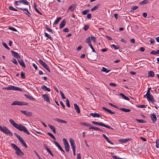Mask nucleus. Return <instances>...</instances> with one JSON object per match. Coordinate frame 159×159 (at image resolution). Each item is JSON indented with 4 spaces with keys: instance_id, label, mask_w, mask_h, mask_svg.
I'll return each mask as SVG.
<instances>
[{
    "instance_id": "obj_1",
    "label": "nucleus",
    "mask_w": 159,
    "mask_h": 159,
    "mask_svg": "<svg viewBox=\"0 0 159 159\" xmlns=\"http://www.w3.org/2000/svg\"><path fill=\"white\" fill-rule=\"evenodd\" d=\"M9 121L10 123L15 128L20 131H23L28 134H29L30 133L26 128L21 124H17L12 119H10Z\"/></svg>"
},
{
    "instance_id": "obj_2",
    "label": "nucleus",
    "mask_w": 159,
    "mask_h": 159,
    "mask_svg": "<svg viewBox=\"0 0 159 159\" xmlns=\"http://www.w3.org/2000/svg\"><path fill=\"white\" fill-rule=\"evenodd\" d=\"M11 145L13 148L16 151L15 153L17 156H22L24 155V153L15 144L12 143L11 144Z\"/></svg>"
},
{
    "instance_id": "obj_3",
    "label": "nucleus",
    "mask_w": 159,
    "mask_h": 159,
    "mask_svg": "<svg viewBox=\"0 0 159 159\" xmlns=\"http://www.w3.org/2000/svg\"><path fill=\"white\" fill-rule=\"evenodd\" d=\"M3 89L8 90H17L20 92L22 91V90L21 88L12 85L6 87H4L3 88Z\"/></svg>"
},
{
    "instance_id": "obj_4",
    "label": "nucleus",
    "mask_w": 159,
    "mask_h": 159,
    "mask_svg": "<svg viewBox=\"0 0 159 159\" xmlns=\"http://www.w3.org/2000/svg\"><path fill=\"white\" fill-rule=\"evenodd\" d=\"M0 130L7 134L11 136L13 135L12 133L5 126L2 127L0 125Z\"/></svg>"
},
{
    "instance_id": "obj_5",
    "label": "nucleus",
    "mask_w": 159,
    "mask_h": 159,
    "mask_svg": "<svg viewBox=\"0 0 159 159\" xmlns=\"http://www.w3.org/2000/svg\"><path fill=\"white\" fill-rule=\"evenodd\" d=\"M92 123L94 125H98L100 126H102L109 129H113L112 127H111L110 126L106 125L102 122L99 123L95 121H93L92 122Z\"/></svg>"
},
{
    "instance_id": "obj_6",
    "label": "nucleus",
    "mask_w": 159,
    "mask_h": 159,
    "mask_svg": "<svg viewBox=\"0 0 159 159\" xmlns=\"http://www.w3.org/2000/svg\"><path fill=\"white\" fill-rule=\"evenodd\" d=\"M150 88L148 89L146 94L144 96V97L145 98L146 96L147 99H154L153 96L150 93Z\"/></svg>"
},
{
    "instance_id": "obj_7",
    "label": "nucleus",
    "mask_w": 159,
    "mask_h": 159,
    "mask_svg": "<svg viewBox=\"0 0 159 159\" xmlns=\"http://www.w3.org/2000/svg\"><path fill=\"white\" fill-rule=\"evenodd\" d=\"M39 62L42 65V66H43L49 72H50V71L48 66L41 59H40L39 60Z\"/></svg>"
},
{
    "instance_id": "obj_8",
    "label": "nucleus",
    "mask_w": 159,
    "mask_h": 159,
    "mask_svg": "<svg viewBox=\"0 0 159 159\" xmlns=\"http://www.w3.org/2000/svg\"><path fill=\"white\" fill-rule=\"evenodd\" d=\"M28 103L26 102H20L19 101H15L13 102L11 105H27Z\"/></svg>"
},
{
    "instance_id": "obj_9",
    "label": "nucleus",
    "mask_w": 159,
    "mask_h": 159,
    "mask_svg": "<svg viewBox=\"0 0 159 159\" xmlns=\"http://www.w3.org/2000/svg\"><path fill=\"white\" fill-rule=\"evenodd\" d=\"M153 122L154 123L157 120L156 115L154 113H152L150 116Z\"/></svg>"
},
{
    "instance_id": "obj_10",
    "label": "nucleus",
    "mask_w": 159,
    "mask_h": 159,
    "mask_svg": "<svg viewBox=\"0 0 159 159\" xmlns=\"http://www.w3.org/2000/svg\"><path fill=\"white\" fill-rule=\"evenodd\" d=\"M16 8L18 9H19L20 10H21L23 11H26V12H25V13L28 16H30V15H31V14L30 13V12L28 11V10L26 8H22V7H16Z\"/></svg>"
},
{
    "instance_id": "obj_11",
    "label": "nucleus",
    "mask_w": 159,
    "mask_h": 159,
    "mask_svg": "<svg viewBox=\"0 0 159 159\" xmlns=\"http://www.w3.org/2000/svg\"><path fill=\"white\" fill-rule=\"evenodd\" d=\"M11 52L12 56L15 57L16 58H20V56L19 55L17 52L12 50H11Z\"/></svg>"
},
{
    "instance_id": "obj_12",
    "label": "nucleus",
    "mask_w": 159,
    "mask_h": 159,
    "mask_svg": "<svg viewBox=\"0 0 159 159\" xmlns=\"http://www.w3.org/2000/svg\"><path fill=\"white\" fill-rule=\"evenodd\" d=\"M20 112L24 114L26 116H30L32 115V113L30 112H28L27 111L24 110H21L20 111Z\"/></svg>"
},
{
    "instance_id": "obj_13",
    "label": "nucleus",
    "mask_w": 159,
    "mask_h": 159,
    "mask_svg": "<svg viewBox=\"0 0 159 159\" xmlns=\"http://www.w3.org/2000/svg\"><path fill=\"white\" fill-rule=\"evenodd\" d=\"M90 115L92 116L93 118H99L102 117V116L100 114L97 113H90Z\"/></svg>"
},
{
    "instance_id": "obj_14",
    "label": "nucleus",
    "mask_w": 159,
    "mask_h": 159,
    "mask_svg": "<svg viewBox=\"0 0 159 159\" xmlns=\"http://www.w3.org/2000/svg\"><path fill=\"white\" fill-rule=\"evenodd\" d=\"M20 142L26 148H27V146L26 143L25 142L23 139L20 137L19 139H18Z\"/></svg>"
},
{
    "instance_id": "obj_15",
    "label": "nucleus",
    "mask_w": 159,
    "mask_h": 159,
    "mask_svg": "<svg viewBox=\"0 0 159 159\" xmlns=\"http://www.w3.org/2000/svg\"><path fill=\"white\" fill-rule=\"evenodd\" d=\"M74 108L75 110L76 111L78 114H79L80 113V110L79 107L78 105L76 104H74Z\"/></svg>"
},
{
    "instance_id": "obj_16",
    "label": "nucleus",
    "mask_w": 159,
    "mask_h": 159,
    "mask_svg": "<svg viewBox=\"0 0 159 159\" xmlns=\"http://www.w3.org/2000/svg\"><path fill=\"white\" fill-rule=\"evenodd\" d=\"M102 109L106 111L107 112L111 114H114L115 113V112L112 111L111 110L108 109H107L104 107H102Z\"/></svg>"
},
{
    "instance_id": "obj_17",
    "label": "nucleus",
    "mask_w": 159,
    "mask_h": 159,
    "mask_svg": "<svg viewBox=\"0 0 159 159\" xmlns=\"http://www.w3.org/2000/svg\"><path fill=\"white\" fill-rule=\"evenodd\" d=\"M102 136L105 139L107 140V142L108 143H109L113 145V143L111 142L109 139L106 136V135L104 134H102Z\"/></svg>"
},
{
    "instance_id": "obj_18",
    "label": "nucleus",
    "mask_w": 159,
    "mask_h": 159,
    "mask_svg": "<svg viewBox=\"0 0 159 159\" xmlns=\"http://www.w3.org/2000/svg\"><path fill=\"white\" fill-rule=\"evenodd\" d=\"M18 61L20 65L24 68L26 67V66L25 64L24 61L22 59H19L18 60Z\"/></svg>"
},
{
    "instance_id": "obj_19",
    "label": "nucleus",
    "mask_w": 159,
    "mask_h": 159,
    "mask_svg": "<svg viewBox=\"0 0 159 159\" xmlns=\"http://www.w3.org/2000/svg\"><path fill=\"white\" fill-rule=\"evenodd\" d=\"M66 24V21L65 20H63L59 25V28L62 29L63 28L65 25Z\"/></svg>"
},
{
    "instance_id": "obj_20",
    "label": "nucleus",
    "mask_w": 159,
    "mask_h": 159,
    "mask_svg": "<svg viewBox=\"0 0 159 159\" xmlns=\"http://www.w3.org/2000/svg\"><path fill=\"white\" fill-rule=\"evenodd\" d=\"M55 120L57 122L62 123H64V124H66L67 123V122L66 121L64 120H63L60 119H55Z\"/></svg>"
},
{
    "instance_id": "obj_21",
    "label": "nucleus",
    "mask_w": 159,
    "mask_h": 159,
    "mask_svg": "<svg viewBox=\"0 0 159 159\" xmlns=\"http://www.w3.org/2000/svg\"><path fill=\"white\" fill-rule=\"evenodd\" d=\"M48 126L53 131V132L54 133H56L55 128L53 126L50 124H48Z\"/></svg>"
},
{
    "instance_id": "obj_22",
    "label": "nucleus",
    "mask_w": 159,
    "mask_h": 159,
    "mask_svg": "<svg viewBox=\"0 0 159 159\" xmlns=\"http://www.w3.org/2000/svg\"><path fill=\"white\" fill-rule=\"evenodd\" d=\"M42 89L44 90V91H47L48 92H50V89L48 88L45 85H43L41 86Z\"/></svg>"
},
{
    "instance_id": "obj_23",
    "label": "nucleus",
    "mask_w": 159,
    "mask_h": 159,
    "mask_svg": "<svg viewBox=\"0 0 159 159\" xmlns=\"http://www.w3.org/2000/svg\"><path fill=\"white\" fill-rule=\"evenodd\" d=\"M154 76V73L152 71H150L148 72V77H152Z\"/></svg>"
},
{
    "instance_id": "obj_24",
    "label": "nucleus",
    "mask_w": 159,
    "mask_h": 159,
    "mask_svg": "<svg viewBox=\"0 0 159 159\" xmlns=\"http://www.w3.org/2000/svg\"><path fill=\"white\" fill-rule=\"evenodd\" d=\"M89 129H93L96 130L102 131V130L100 129V128L96 127H94L93 126H91L89 128Z\"/></svg>"
},
{
    "instance_id": "obj_25",
    "label": "nucleus",
    "mask_w": 159,
    "mask_h": 159,
    "mask_svg": "<svg viewBox=\"0 0 159 159\" xmlns=\"http://www.w3.org/2000/svg\"><path fill=\"white\" fill-rule=\"evenodd\" d=\"M111 71V69L108 70L107 69V68H105L104 67H102V71L105 72L106 73H108L109 72Z\"/></svg>"
},
{
    "instance_id": "obj_26",
    "label": "nucleus",
    "mask_w": 159,
    "mask_h": 159,
    "mask_svg": "<svg viewBox=\"0 0 159 159\" xmlns=\"http://www.w3.org/2000/svg\"><path fill=\"white\" fill-rule=\"evenodd\" d=\"M75 5L73 4L72 5L70 6L68 9V12L69 11H73L74 10L75 8Z\"/></svg>"
},
{
    "instance_id": "obj_27",
    "label": "nucleus",
    "mask_w": 159,
    "mask_h": 159,
    "mask_svg": "<svg viewBox=\"0 0 159 159\" xmlns=\"http://www.w3.org/2000/svg\"><path fill=\"white\" fill-rule=\"evenodd\" d=\"M100 6V4H98L95 6L94 7H93L91 9V11H93L94 10H97Z\"/></svg>"
},
{
    "instance_id": "obj_28",
    "label": "nucleus",
    "mask_w": 159,
    "mask_h": 159,
    "mask_svg": "<svg viewBox=\"0 0 159 159\" xmlns=\"http://www.w3.org/2000/svg\"><path fill=\"white\" fill-rule=\"evenodd\" d=\"M34 8L36 11L40 15H42V14L40 12L39 10L37 8V5L35 3H34Z\"/></svg>"
},
{
    "instance_id": "obj_29",
    "label": "nucleus",
    "mask_w": 159,
    "mask_h": 159,
    "mask_svg": "<svg viewBox=\"0 0 159 159\" xmlns=\"http://www.w3.org/2000/svg\"><path fill=\"white\" fill-rule=\"evenodd\" d=\"M21 3L24 5H29V2L26 0H21Z\"/></svg>"
},
{
    "instance_id": "obj_30",
    "label": "nucleus",
    "mask_w": 159,
    "mask_h": 159,
    "mask_svg": "<svg viewBox=\"0 0 159 159\" xmlns=\"http://www.w3.org/2000/svg\"><path fill=\"white\" fill-rule=\"evenodd\" d=\"M120 109L125 112H129L130 111V110L129 109H126L125 108H120Z\"/></svg>"
},
{
    "instance_id": "obj_31",
    "label": "nucleus",
    "mask_w": 159,
    "mask_h": 159,
    "mask_svg": "<svg viewBox=\"0 0 159 159\" xmlns=\"http://www.w3.org/2000/svg\"><path fill=\"white\" fill-rule=\"evenodd\" d=\"M80 124L84 126L89 127V128L90 127L91 125H89V123H86L85 122H81L80 123Z\"/></svg>"
},
{
    "instance_id": "obj_32",
    "label": "nucleus",
    "mask_w": 159,
    "mask_h": 159,
    "mask_svg": "<svg viewBox=\"0 0 159 159\" xmlns=\"http://www.w3.org/2000/svg\"><path fill=\"white\" fill-rule=\"evenodd\" d=\"M85 42L88 44L89 45L91 44V43L90 41V37H89L87 38L86 39Z\"/></svg>"
},
{
    "instance_id": "obj_33",
    "label": "nucleus",
    "mask_w": 159,
    "mask_h": 159,
    "mask_svg": "<svg viewBox=\"0 0 159 159\" xmlns=\"http://www.w3.org/2000/svg\"><path fill=\"white\" fill-rule=\"evenodd\" d=\"M119 95L122 97L123 98L125 99H129L128 97L125 96L123 93H120L119 94Z\"/></svg>"
},
{
    "instance_id": "obj_34",
    "label": "nucleus",
    "mask_w": 159,
    "mask_h": 159,
    "mask_svg": "<svg viewBox=\"0 0 159 159\" xmlns=\"http://www.w3.org/2000/svg\"><path fill=\"white\" fill-rule=\"evenodd\" d=\"M45 28L48 31L51 32L52 34L55 33V31L49 28L48 27H46Z\"/></svg>"
},
{
    "instance_id": "obj_35",
    "label": "nucleus",
    "mask_w": 159,
    "mask_h": 159,
    "mask_svg": "<svg viewBox=\"0 0 159 159\" xmlns=\"http://www.w3.org/2000/svg\"><path fill=\"white\" fill-rule=\"evenodd\" d=\"M44 34H45V36L46 37H47L50 40H51L52 41L53 40V39H52V38L48 33H47L46 32H45Z\"/></svg>"
},
{
    "instance_id": "obj_36",
    "label": "nucleus",
    "mask_w": 159,
    "mask_h": 159,
    "mask_svg": "<svg viewBox=\"0 0 159 159\" xmlns=\"http://www.w3.org/2000/svg\"><path fill=\"white\" fill-rule=\"evenodd\" d=\"M135 120L139 123H143L146 122V121H144L142 119H136Z\"/></svg>"
},
{
    "instance_id": "obj_37",
    "label": "nucleus",
    "mask_w": 159,
    "mask_h": 159,
    "mask_svg": "<svg viewBox=\"0 0 159 159\" xmlns=\"http://www.w3.org/2000/svg\"><path fill=\"white\" fill-rule=\"evenodd\" d=\"M2 44L3 46L7 49H8V50H10V48H9L8 46H7L6 43L4 42H2Z\"/></svg>"
},
{
    "instance_id": "obj_38",
    "label": "nucleus",
    "mask_w": 159,
    "mask_h": 159,
    "mask_svg": "<svg viewBox=\"0 0 159 159\" xmlns=\"http://www.w3.org/2000/svg\"><path fill=\"white\" fill-rule=\"evenodd\" d=\"M21 4V0H19L18 1H16L14 2V5L17 6H19L20 5V4Z\"/></svg>"
},
{
    "instance_id": "obj_39",
    "label": "nucleus",
    "mask_w": 159,
    "mask_h": 159,
    "mask_svg": "<svg viewBox=\"0 0 159 159\" xmlns=\"http://www.w3.org/2000/svg\"><path fill=\"white\" fill-rule=\"evenodd\" d=\"M61 17H59L55 21H54V23L55 24H58L59 21L61 20Z\"/></svg>"
},
{
    "instance_id": "obj_40",
    "label": "nucleus",
    "mask_w": 159,
    "mask_h": 159,
    "mask_svg": "<svg viewBox=\"0 0 159 159\" xmlns=\"http://www.w3.org/2000/svg\"><path fill=\"white\" fill-rule=\"evenodd\" d=\"M148 1L147 0H144L141 2H139V4L140 5L145 4H147L148 3Z\"/></svg>"
},
{
    "instance_id": "obj_41",
    "label": "nucleus",
    "mask_w": 159,
    "mask_h": 159,
    "mask_svg": "<svg viewBox=\"0 0 159 159\" xmlns=\"http://www.w3.org/2000/svg\"><path fill=\"white\" fill-rule=\"evenodd\" d=\"M9 9L12 11H17V10L16 9L14 8V7H12L11 6H10L9 7Z\"/></svg>"
},
{
    "instance_id": "obj_42",
    "label": "nucleus",
    "mask_w": 159,
    "mask_h": 159,
    "mask_svg": "<svg viewBox=\"0 0 159 159\" xmlns=\"http://www.w3.org/2000/svg\"><path fill=\"white\" fill-rule=\"evenodd\" d=\"M111 47L114 48L115 50H117L120 48L119 47L118 45H116L115 44H112Z\"/></svg>"
},
{
    "instance_id": "obj_43",
    "label": "nucleus",
    "mask_w": 159,
    "mask_h": 159,
    "mask_svg": "<svg viewBox=\"0 0 159 159\" xmlns=\"http://www.w3.org/2000/svg\"><path fill=\"white\" fill-rule=\"evenodd\" d=\"M156 147L157 148H159V139H157L156 140Z\"/></svg>"
},
{
    "instance_id": "obj_44",
    "label": "nucleus",
    "mask_w": 159,
    "mask_h": 159,
    "mask_svg": "<svg viewBox=\"0 0 159 159\" xmlns=\"http://www.w3.org/2000/svg\"><path fill=\"white\" fill-rule=\"evenodd\" d=\"M129 139H121L120 141L122 143H125L129 140Z\"/></svg>"
},
{
    "instance_id": "obj_45",
    "label": "nucleus",
    "mask_w": 159,
    "mask_h": 159,
    "mask_svg": "<svg viewBox=\"0 0 159 159\" xmlns=\"http://www.w3.org/2000/svg\"><path fill=\"white\" fill-rule=\"evenodd\" d=\"M89 9H87L86 10H84L82 12V14L84 15H86L87 13H89Z\"/></svg>"
},
{
    "instance_id": "obj_46",
    "label": "nucleus",
    "mask_w": 159,
    "mask_h": 159,
    "mask_svg": "<svg viewBox=\"0 0 159 159\" xmlns=\"http://www.w3.org/2000/svg\"><path fill=\"white\" fill-rule=\"evenodd\" d=\"M25 96L27 98L29 99H34L29 95L25 94Z\"/></svg>"
},
{
    "instance_id": "obj_47",
    "label": "nucleus",
    "mask_w": 159,
    "mask_h": 159,
    "mask_svg": "<svg viewBox=\"0 0 159 159\" xmlns=\"http://www.w3.org/2000/svg\"><path fill=\"white\" fill-rule=\"evenodd\" d=\"M48 134L54 140H56V139L54 136L50 132H48Z\"/></svg>"
},
{
    "instance_id": "obj_48",
    "label": "nucleus",
    "mask_w": 159,
    "mask_h": 159,
    "mask_svg": "<svg viewBox=\"0 0 159 159\" xmlns=\"http://www.w3.org/2000/svg\"><path fill=\"white\" fill-rule=\"evenodd\" d=\"M64 146L65 147L66 151L67 152H68L69 151L70 149V146H69V145H65Z\"/></svg>"
},
{
    "instance_id": "obj_49",
    "label": "nucleus",
    "mask_w": 159,
    "mask_h": 159,
    "mask_svg": "<svg viewBox=\"0 0 159 159\" xmlns=\"http://www.w3.org/2000/svg\"><path fill=\"white\" fill-rule=\"evenodd\" d=\"M63 143H64V146L69 145L68 142L67 141V140L66 139H65V138L63 139Z\"/></svg>"
},
{
    "instance_id": "obj_50",
    "label": "nucleus",
    "mask_w": 159,
    "mask_h": 159,
    "mask_svg": "<svg viewBox=\"0 0 159 159\" xmlns=\"http://www.w3.org/2000/svg\"><path fill=\"white\" fill-rule=\"evenodd\" d=\"M44 147L49 153H50L51 152L50 150L47 147L45 144L44 145Z\"/></svg>"
},
{
    "instance_id": "obj_51",
    "label": "nucleus",
    "mask_w": 159,
    "mask_h": 159,
    "mask_svg": "<svg viewBox=\"0 0 159 159\" xmlns=\"http://www.w3.org/2000/svg\"><path fill=\"white\" fill-rule=\"evenodd\" d=\"M43 97L44 99H49L48 96L47 94L43 95Z\"/></svg>"
},
{
    "instance_id": "obj_52",
    "label": "nucleus",
    "mask_w": 159,
    "mask_h": 159,
    "mask_svg": "<svg viewBox=\"0 0 159 159\" xmlns=\"http://www.w3.org/2000/svg\"><path fill=\"white\" fill-rule=\"evenodd\" d=\"M11 61L13 63H14L15 64H16V65H17L18 64V63L17 61H16V60L14 58L12 59Z\"/></svg>"
},
{
    "instance_id": "obj_53",
    "label": "nucleus",
    "mask_w": 159,
    "mask_h": 159,
    "mask_svg": "<svg viewBox=\"0 0 159 159\" xmlns=\"http://www.w3.org/2000/svg\"><path fill=\"white\" fill-rule=\"evenodd\" d=\"M70 144H75L74 141L72 138H70Z\"/></svg>"
},
{
    "instance_id": "obj_54",
    "label": "nucleus",
    "mask_w": 159,
    "mask_h": 159,
    "mask_svg": "<svg viewBox=\"0 0 159 159\" xmlns=\"http://www.w3.org/2000/svg\"><path fill=\"white\" fill-rule=\"evenodd\" d=\"M89 28V26L88 25H85L84 27V30L85 31H86Z\"/></svg>"
},
{
    "instance_id": "obj_55",
    "label": "nucleus",
    "mask_w": 159,
    "mask_h": 159,
    "mask_svg": "<svg viewBox=\"0 0 159 159\" xmlns=\"http://www.w3.org/2000/svg\"><path fill=\"white\" fill-rule=\"evenodd\" d=\"M136 106L138 107L139 108H143L145 107V106L144 105H137Z\"/></svg>"
},
{
    "instance_id": "obj_56",
    "label": "nucleus",
    "mask_w": 159,
    "mask_h": 159,
    "mask_svg": "<svg viewBox=\"0 0 159 159\" xmlns=\"http://www.w3.org/2000/svg\"><path fill=\"white\" fill-rule=\"evenodd\" d=\"M60 93H61V96L62 97V98L63 99H65L66 98V97L63 93L61 91H60Z\"/></svg>"
},
{
    "instance_id": "obj_57",
    "label": "nucleus",
    "mask_w": 159,
    "mask_h": 159,
    "mask_svg": "<svg viewBox=\"0 0 159 159\" xmlns=\"http://www.w3.org/2000/svg\"><path fill=\"white\" fill-rule=\"evenodd\" d=\"M20 76L21 78L22 79H24L25 77V74L22 72L21 73Z\"/></svg>"
},
{
    "instance_id": "obj_58",
    "label": "nucleus",
    "mask_w": 159,
    "mask_h": 159,
    "mask_svg": "<svg viewBox=\"0 0 159 159\" xmlns=\"http://www.w3.org/2000/svg\"><path fill=\"white\" fill-rule=\"evenodd\" d=\"M90 39H91L92 40H93L94 42L95 43L96 41V37L94 36H91L90 37Z\"/></svg>"
},
{
    "instance_id": "obj_59",
    "label": "nucleus",
    "mask_w": 159,
    "mask_h": 159,
    "mask_svg": "<svg viewBox=\"0 0 159 159\" xmlns=\"http://www.w3.org/2000/svg\"><path fill=\"white\" fill-rule=\"evenodd\" d=\"M54 143L55 145L57 146L58 148H59L60 146H61L59 143L56 141H54Z\"/></svg>"
},
{
    "instance_id": "obj_60",
    "label": "nucleus",
    "mask_w": 159,
    "mask_h": 159,
    "mask_svg": "<svg viewBox=\"0 0 159 159\" xmlns=\"http://www.w3.org/2000/svg\"><path fill=\"white\" fill-rule=\"evenodd\" d=\"M54 143L55 145L57 146L58 148H59L60 146H61L59 143L56 141H54Z\"/></svg>"
},
{
    "instance_id": "obj_61",
    "label": "nucleus",
    "mask_w": 159,
    "mask_h": 159,
    "mask_svg": "<svg viewBox=\"0 0 159 159\" xmlns=\"http://www.w3.org/2000/svg\"><path fill=\"white\" fill-rule=\"evenodd\" d=\"M54 143L55 145L57 146L58 148H59L60 146H61L59 143L56 141H54Z\"/></svg>"
},
{
    "instance_id": "obj_62",
    "label": "nucleus",
    "mask_w": 159,
    "mask_h": 159,
    "mask_svg": "<svg viewBox=\"0 0 159 159\" xmlns=\"http://www.w3.org/2000/svg\"><path fill=\"white\" fill-rule=\"evenodd\" d=\"M89 46H90V48L92 49L93 52H96V51H95V50H94V48L93 47V46H92V45L91 44H90V45H89Z\"/></svg>"
},
{
    "instance_id": "obj_63",
    "label": "nucleus",
    "mask_w": 159,
    "mask_h": 159,
    "mask_svg": "<svg viewBox=\"0 0 159 159\" xmlns=\"http://www.w3.org/2000/svg\"><path fill=\"white\" fill-rule=\"evenodd\" d=\"M9 29L13 31H16L17 30L16 28L13 27H9Z\"/></svg>"
},
{
    "instance_id": "obj_64",
    "label": "nucleus",
    "mask_w": 159,
    "mask_h": 159,
    "mask_svg": "<svg viewBox=\"0 0 159 159\" xmlns=\"http://www.w3.org/2000/svg\"><path fill=\"white\" fill-rule=\"evenodd\" d=\"M138 7V6H133L131 7V9L133 10H135L137 9Z\"/></svg>"
}]
</instances>
